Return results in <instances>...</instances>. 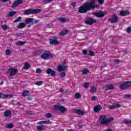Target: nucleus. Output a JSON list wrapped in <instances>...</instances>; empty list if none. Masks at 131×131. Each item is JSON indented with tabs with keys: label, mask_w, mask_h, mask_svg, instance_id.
Returning a JSON list of instances; mask_svg holds the SVG:
<instances>
[{
	"label": "nucleus",
	"mask_w": 131,
	"mask_h": 131,
	"mask_svg": "<svg viewBox=\"0 0 131 131\" xmlns=\"http://www.w3.org/2000/svg\"><path fill=\"white\" fill-rule=\"evenodd\" d=\"M91 93H95V92L97 91V89H96L95 86H92L91 88Z\"/></svg>",
	"instance_id": "nucleus-39"
},
{
	"label": "nucleus",
	"mask_w": 131,
	"mask_h": 131,
	"mask_svg": "<svg viewBox=\"0 0 131 131\" xmlns=\"http://www.w3.org/2000/svg\"><path fill=\"white\" fill-rule=\"evenodd\" d=\"M84 88H85V89H88V88H90V84L89 83H85L84 84Z\"/></svg>",
	"instance_id": "nucleus-45"
},
{
	"label": "nucleus",
	"mask_w": 131,
	"mask_h": 131,
	"mask_svg": "<svg viewBox=\"0 0 131 131\" xmlns=\"http://www.w3.org/2000/svg\"><path fill=\"white\" fill-rule=\"evenodd\" d=\"M59 21H60L61 23H66V22H69V19H67L64 17H60L58 19Z\"/></svg>",
	"instance_id": "nucleus-22"
},
{
	"label": "nucleus",
	"mask_w": 131,
	"mask_h": 131,
	"mask_svg": "<svg viewBox=\"0 0 131 131\" xmlns=\"http://www.w3.org/2000/svg\"><path fill=\"white\" fill-rule=\"evenodd\" d=\"M23 97H27V96H28V95H29V91L28 90H25L23 92Z\"/></svg>",
	"instance_id": "nucleus-28"
},
{
	"label": "nucleus",
	"mask_w": 131,
	"mask_h": 131,
	"mask_svg": "<svg viewBox=\"0 0 131 131\" xmlns=\"http://www.w3.org/2000/svg\"><path fill=\"white\" fill-rule=\"evenodd\" d=\"M88 55H89V56H91V57H94V56H95V53L94 52V51L90 50L88 52Z\"/></svg>",
	"instance_id": "nucleus-31"
},
{
	"label": "nucleus",
	"mask_w": 131,
	"mask_h": 131,
	"mask_svg": "<svg viewBox=\"0 0 131 131\" xmlns=\"http://www.w3.org/2000/svg\"><path fill=\"white\" fill-rule=\"evenodd\" d=\"M21 4H23V0H17L14 3L11 7L16 8L18 7V5H20Z\"/></svg>",
	"instance_id": "nucleus-15"
},
{
	"label": "nucleus",
	"mask_w": 131,
	"mask_h": 131,
	"mask_svg": "<svg viewBox=\"0 0 131 131\" xmlns=\"http://www.w3.org/2000/svg\"><path fill=\"white\" fill-rule=\"evenodd\" d=\"M21 20H22V17L19 16L17 17V18L16 19H15L14 21H13V22L14 23H17V22H20V21H21Z\"/></svg>",
	"instance_id": "nucleus-33"
},
{
	"label": "nucleus",
	"mask_w": 131,
	"mask_h": 131,
	"mask_svg": "<svg viewBox=\"0 0 131 131\" xmlns=\"http://www.w3.org/2000/svg\"><path fill=\"white\" fill-rule=\"evenodd\" d=\"M17 106H21V103L18 102V103H17Z\"/></svg>",
	"instance_id": "nucleus-64"
},
{
	"label": "nucleus",
	"mask_w": 131,
	"mask_h": 131,
	"mask_svg": "<svg viewBox=\"0 0 131 131\" xmlns=\"http://www.w3.org/2000/svg\"><path fill=\"white\" fill-rule=\"evenodd\" d=\"M36 128H37V130L38 131H42V130H43V129H45L43 127H42V126H37Z\"/></svg>",
	"instance_id": "nucleus-35"
},
{
	"label": "nucleus",
	"mask_w": 131,
	"mask_h": 131,
	"mask_svg": "<svg viewBox=\"0 0 131 131\" xmlns=\"http://www.w3.org/2000/svg\"><path fill=\"white\" fill-rule=\"evenodd\" d=\"M2 29H3V30H7V29H8V26H7V25H3Z\"/></svg>",
	"instance_id": "nucleus-42"
},
{
	"label": "nucleus",
	"mask_w": 131,
	"mask_h": 131,
	"mask_svg": "<svg viewBox=\"0 0 131 131\" xmlns=\"http://www.w3.org/2000/svg\"><path fill=\"white\" fill-rule=\"evenodd\" d=\"M34 21V18H27L25 20V21L27 24H31V25H34V24H36V23H39L40 22L39 20H36L35 21Z\"/></svg>",
	"instance_id": "nucleus-4"
},
{
	"label": "nucleus",
	"mask_w": 131,
	"mask_h": 131,
	"mask_svg": "<svg viewBox=\"0 0 131 131\" xmlns=\"http://www.w3.org/2000/svg\"><path fill=\"white\" fill-rule=\"evenodd\" d=\"M75 96L77 99H80V98H81V95H80L79 93H76Z\"/></svg>",
	"instance_id": "nucleus-38"
},
{
	"label": "nucleus",
	"mask_w": 131,
	"mask_h": 131,
	"mask_svg": "<svg viewBox=\"0 0 131 131\" xmlns=\"http://www.w3.org/2000/svg\"><path fill=\"white\" fill-rule=\"evenodd\" d=\"M13 95L10 94L5 95L4 93L0 92V99H8V98H12Z\"/></svg>",
	"instance_id": "nucleus-12"
},
{
	"label": "nucleus",
	"mask_w": 131,
	"mask_h": 131,
	"mask_svg": "<svg viewBox=\"0 0 131 131\" xmlns=\"http://www.w3.org/2000/svg\"><path fill=\"white\" fill-rule=\"evenodd\" d=\"M95 4H96V0H91L90 2L84 3L78 9L79 13L84 14V13H88L89 11L100 8V5H94Z\"/></svg>",
	"instance_id": "nucleus-1"
},
{
	"label": "nucleus",
	"mask_w": 131,
	"mask_h": 131,
	"mask_svg": "<svg viewBox=\"0 0 131 131\" xmlns=\"http://www.w3.org/2000/svg\"><path fill=\"white\" fill-rule=\"evenodd\" d=\"M74 113H76V114H78V115H84V112H83L82 110H74Z\"/></svg>",
	"instance_id": "nucleus-17"
},
{
	"label": "nucleus",
	"mask_w": 131,
	"mask_h": 131,
	"mask_svg": "<svg viewBox=\"0 0 131 131\" xmlns=\"http://www.w3.org/2000/svg\"><path fill=\"white\" fill-rule=\"evenodd\" d=\"M67 68H68V66H62L59 65L58 67V70L59 71V72H61V71H64V70H66Z\"/></svg>",
	"instance_id": "nucleus-16"
},
{
	"label": "nucleus",
	"mask_w": 131,
	"mask_h": 131,
	"mask_svg": "<svg viewBox=\"0 0 131 131\" xmlns=\"http://www.w3.org/2000/svg\"><path fill=\"white\" fill-rule=\"evenodd\" d=\"M61 77H65L66 76V73L65 72H62L60 73Z\"/></svg>",
	"instance_id": "nucleus-47"
},
{
	"label": "nucleus",
	"mask_w": 131,
	"mask_h": 131,
	"mask_svg": "<svg viewBox=\"0 0 131 131\" xmlns=\"http://www.w3.org/2000/svg\"><path fill=\"white\" fill-rule=\"evenodd\" d=\"M121 105L119 104H115L109 107L110 109H116V108H120Z\"/></svg>",
	"instance_id": "nucleus-23"
},
{
	"label": "nucleus",
	"mask_w": 131,
	"mask_h": 131,
	"mask_svg": "<svg viewBox=\"0 0 131 131\" xmlns=\"http://www.w3.org/2000/svg\"><path fill=\"white\" fill-rule=\"evenodd\" d=\"M125 123L126 124H131V120H126L125 121Z\"/></svg>",
	"instance_id": "nucleus-51"
},
{
	"label": "nucleus",
	"mask_w": 131,
	"mask_h": 131,
	"mask_svg": "<svg viewBox=\"0 0 131 131\" xmlns=\"http://www.w3.org/2000/svg\"><path fill=\"white\" fill-rule=\"evenodd\" d=\"M52 116H53L52 114L48 113L46 114L45 117H46L47 118H51L52 117Z\"/></svg>",
	"instance_id": "nucleus-36"
},
{
	"label": "nucleus",
	"mask_w": 131,
	"mask_h": 131,
	"mask_svg": "<svg viewBox=\"0 0 131 131\" xmlns=\"http://www.w3.org/2000/svg\"><path fill=\"white\" fill-rule=\"evenodd\" d=\"M26 42H24L23 41H18L16 42V46H23V45H25Z\"/></svg>",
	"instance_id": "nucleus-29"
},
{
	"label": "nucleus",
	"mask_w": 131,
	"mask_h": 131,
	"mask_svg": "<svg viewBox=\"0 0 131 131\" xmlns=\"http://www.w3.org/2000/svg\"><path fill=\"white\" fill-rule=\"evenodd\" d=\"M114 120V118H110L109 119H106V124H108V123H110V122H112V121H113Z\"/></svg>",
	"instance_id": "nucleus-30"
},
{
	"label": "nucleus",
	"mask_w": 131,
	"mask_h": 131,
	"mask_svg": "<svg viewBox=\"0 0 131 131\" xmlns=\"http://www.w3.org/2000/svg\"><path fill=\"white\" fill-rule=\"evenodd\" d=\"M68 32H69V30H64L61 31L59 33V35H60V36H64V35H66V34H67Z\"/></svg>",
	"instance_id": "nucleus-20"
},
{
	"label": "nucleus",
	"mask_w": 131,
	"mask_h": 131,
	"mask_svg": "<svg viewBox=\"0 0 131 131\" xmlns=\"http://www.w3.org/2000/svg\"><path fill=\"white\" fill-rule=\"evenodd\" d=\"M102 110V106L97 105L94 107V112H99Z\"/></svg>",
	"instance_id": "nucleus-18"
},
{
	"label": "nucleus",
	"mask_w": 131,
	"mask_h": 131,
	"mask_svg": "<svg viewBox=\"0 0 131 131\" xmlns=\"http://www.w3.org/2000/svg\"><path fill=\"white\" fill-rule=\"evenodd\" d=\"M54 109L55 110H59L60 112H65L66 111V108L60 105H55L54 106Z\"/></svg>",
	"instance_id": "nucleus-7"
},
{
	"label": "nucleus",
	"mask_w": 131,
	"mask_h": 131,
	"mask_svg": "<svg viewBox=\"0 0 131 131\" xmlns=\"http://www.w3.org/2000/svg\"><path fill=\"white\" fill-rule=\"evenodd\" d=\"M30 67H31L30 64H28V62H26L25 63V65L23 68L24 69H26V70H27V69H29Z\"/></svg>",
	"instance_id": "nucleus-27"
},
{
	"label": "nucleus",
	"mask_w": 131,
	"mask_h": 131,
	"mask_svg": "<svg viewBox=\"0 0 131 131\" xmlns=\"http://www.w3.org/2000/svg\"><path fill=\"white\" fill-rule=\"evenodd\" d=\"M124 98H131V94H126L124 95Z\"/></svg>",
	"instance_id": "nucleus-49"
},
{
	"label": "nucleus",
	"mask_w": 131,
	"mask_h": 131,
	"mask_svg": "<svg viewBox=\"0 0 131 131\" xmlns=\"http://www.w3.org/2000/svg\"><path fill=\"white\" fill-rule=\"evenodd\" d=\"M107 14V12L103 13V11H100L99 13L95 12L94 13L95 16L98 17V18H103L105 15Z\"/></svg>",
	"instance_id": "nucleus-13"
},
{
	"label": "nucleus",
	"mask_w": 131,
	"mask_h": 131,
	"mask_svg": "<svg viewBox=\"0 0 131 131\" xmlns=\"http://www.w3.org/2000/svg\"><path fill=\"white\" fill-rule=\"evenodd\" d=\"M26 27V24L25 23H19L18 26H17V28L18 29H21L22 28H24V27Z\"/></svg>",
	"instance_id": "nucleus-24"
},
{
	"label": "nucleus",
	"mask_w": 131,
	"mask_h": 131,
	"mask_svg": "<svg viewBox=\"0 0 131 131\" xmlns=\"http://www.w3.org/2000/svg\"><path fill=\"white\" fill-rule=\"evenodd\" d=\"M120 90H122L123 91L124 90H126L127 89V86L126 85V83L124 82L122 84L120 85Z\"/></svg>",
	"instance_id": "nucleus-19"
},
{
	"label": "nucleus",
	"mask_w": 131,
	"mask_h": 131,
	"mask_svg": "<svg viewBox=\"0 0 131 131\" xmlns=\"http://www.w3.org/2000/svg\"><path fill=\"white\" fill-rule=\"evenodd\" d=\"M98 2L100 5H103V4H104V0H98Z\"/></svg>",
	"instance_id": "nucleus-52"
},
{
	"label": "nucleus",
	"mask_w": 131,
	"mask_h": 131,
	"mask_svg": "<svg viewBox=\"0 0 131 131\" xmlns=\"http://www.w3.org/2000/svg\"><path fill=\"white\" fill-rule=\"evenodd\" d=\"M21 35H23V33H20L16 34V36H21Z\"/></svg>",
	"instance_id": "nucleus-56"
},
{
	"label": "nucleus",
	"mask_w": 131,
	"mask_h": 131,
	"mask_svg": "<svg viewBox=\"0 0 131 131\" xmlns=\"http://www.w3.org/2000/svg\"><path fill=\"white\" fill-rule=\"evenodd\" d=\"M46 73L47 74H50L51 75V76L55 77V75H57V72L53 70L52 69H48L46 71Z\"/></svg>",
	"instance_id": "nucleus-10"
},
{
	"label": "nucleus",
	"mask_w": 131,
	"mask_h": 131,
	"mask_svg": "<svg viewBox=\"0 0 131 131\" xmlns=\"http://www.w3.org/2000/svg\"><path fill=\"white\" fill-rule=\"evenodd\" d=\"M78 126L80 128H81V127H82V126H83V124H82V123L80 122V123H79L78 124Z\"/></svg>",
	"instance_id": "nucleus-53"
},
{
	"label": "nucleus",
	"mask_w": 131,
	"mask_h": 131,
	"mask_svg": "<svg viewBox=\"0 0 131 131\" xmlns=\"http://www.w3.org/2000/svg\"><path fill=\"white\" fill-rule=\"evenodd\" d=\"M52 122H51V121H44V124H51Z\"/></svg>",
	"instance_id": "nucleus-46"
},
{
	"label": "nucleus",
	"mask_w": 131,
	"mask_h": 131,
	"mask_svg": "<svg viewBox=\"0 0 131 131\" xmlns=\"http://www.w3.org/2000/svg\"><path fill=\"white\" fill-rule=\"evenodd\" d=\"M83 74H88L90 73V71L88 70L87 69H84L82 71Z\"/></svg>",
	"instance_id": "nucleus-34"
},
{
	"label": "nucleus",
	"mask_w": 131,
	"mask_h": 131,
	"mask_svg": "<svg viewBox=\"0 0 131 131\" xmlns=\"http://www.w3.org/2000/svg\"><path fill=\"white\" fill-rule=\"evenodd\" d=\"M37 124H45V121L38 122Z\"/></svg>",
	"instance_id": "nucleus-54"
},
{
	"label": "nucleus",
	"mask_w": 131,
	"mask_h": 131,
	"mask_svg": "<svg viewBox=\"0 0 131 131\" xmlns=\"http://www.w3.org/2000/svg\"><path fill=\"white\" fill-rule=\"evenodd\" d=\"M42 72V71L40 69H37L36 71V73H38L39 74H40V73H41Z\"/></svg>",
	"instance_id": "nucleus-44"
},
{
	"label": "nucleus",
	"mask_w": 131,
	"mask_h": 131,
	"mask_svg": "<svg viewBox=\"0 0 131 131\" xmlns=\"http://www.w3.org/2000/svg\"><path fill=\"white\" fill-rule=\"evenodd\" d=\"M12 115V112H11V111L10 110H7L4 112V116L5 117H9Z\"/></svg>",
	"instance_id": "nucleus-21"
},
{
	"label": "nucleus",
	"mask_w": 131,
	"mask_h": 131,
	"mask_svg": "<svg viewBox=\"0 0 131 131\" xmlns=\"http://www.w3.org/2000/svg\"><path fill=\"white\" fill-rule=\"evenodd\" d=\"M57 36H55L54 39H50L49 42L51 45H59V41L57 40Z\"/></svg>",
	"instance_id": "nucleus-11"
},
{
	"label": "nucleus",
	"mask_w": 131,
	"mask_h": 131,
	"mask_svg": "<svg viewBox=\"0 0 131 131\" xmlns=\"http://www.w3.org/2000/svg\"><path fill=\"white\" fill-rule=\"evenodd\" d=\"M16 13L17 12L16 11H11L8 13L7 17H13V16H15V15H16Z\"/></svg>",
	"instance_id": "nucleus-26"
},
{
	"label": "nucleus",
	"mask_w": 131,
	"mask_h": 131,
	"mask_svg": "<svg viewBox=\"0 0 131 131\" xmlns=\"http://www.w3.org/2000/svg\"><path fill=\"white\" fill-rule=\"evenodd\" d=\"M106 131H113V130H112L111 128H108L106 130Z\"/></svg>",
	"instance_id": "nucleus-63"
},
{
	"label": "nucleus",
	"mask_w": 131,
	"mask_h": 131,
	"mask_svg": "<svg viewBox=\"0 0 131 131\" xmlns=\"http://www.w3.org/2000/svg\"><path fill=\"white\" fill-rule=\"evenodd\" d=\"M127 33H130V32H131V27H128L127 28Z\"/></svg>",
	"instance_id": "nucleus-48"
},
{
	"label": "nucleus",
	"mask_w": 131,
	"mask_h": 131,
	"mask_svg": "<svg viewBox=\"0 0 131 131\" xmlns=\"http://www.w3.org/2000/svg\"><path fill=\"white\" fill-rule=\"evenodd\" d=\"M42 83H43V82L42 81L36 82L35 83V84H36V85H41Z\"/></svg>",
	"instance_id": "nucleus-43"
},
{
	"label": "nucleus",
	"mask_w": 131,
	"mask_h": 131,
	"mask_svg": "<svg viewBox=\"0 0 131 131\" xmlns=\"http://www.w3.org/2000/svg\"><path fill=\"white\" fill-rule=\"evenodd\" d=\"M126 85H127V88L131 87V81H125Z\"/></svg>",
	"instance_id": "nucleus-37"
},
{
	"label": "nucleus",
	"mask_w": 131,
	"mask_h": 131,
	"mask_svg": "<svg viewBox=\"0 0 131 131\" xmlns=\"http://www.w3.org/2000/svg\"><path fill=\"white\" fill-rule=\"evenodd\" d=\"M97 22V20L94 19V18H92V17H90L88 18V20L85 21V24H87L88 25H92L94 23H96Z\"/></svg>",
	"instance_id": "nucleus-9"
},
{
	"label": "nucleus",
	"mask_w": 131,
	"mask_h": 131,
	"mask_svg": "<svg viewBox=\"0 0 131 131\" xmlns=\"http://www.w3.org/2000/svg\"><path fill=\"white\" fill-rule=\"evenodd\" d=\"M54 55L52 54L50 51H46L45 53L41 56V59H44V60H49L50 58H53Z\"/></svg>",
	"instance_id": "nucleus-3"
},
{
	"label": "nucleus",
	"mask_w": 131,
	"mask_h": 131,
	"mask_svg": "<svg viewBox=\"0 0 131 131\" xmlns=\"http://www.w3.org/2000/svg\"><path fill=\"white\" fill-rule=\"evenodd\" d=\"M96 99V97L95 96H93L92 97V101H95Z\"/></svg>",
	"instance_id": "nucleus-57"
},
{
	"label": "nucleus",
	"mask_w": 131,
	"mask_h": 131,
	"mask_svg": "<svg viewBox=\"0 0 131 131\" xmlns=\"http://www.w3.org/2000/svg\"><path fill=\"white\" fill-rule=\"evenodd\" d=\"M54 0H44L43 1V3L45 4H50V3H51V2H53Z\"/></svg>",
	"instance_id": "nucleus-40"
},
{
	"label": "nucleus",
	"mask_w": 131,
	"mask_h": 131,
	"mask_svg": "<svg viewBox=\"0 0 131 131\" xmlns=\"http://www.w3.org/2000/svg\"><path fill=\"white\" fill-rule=\"evenodd\" d=\"M10 76H14V75H16L17 73H18V70L17 69H15L14 68H11L9 69Z\"/></svg>",
	"instance_id": "nucleus-8"
},
{
	"label": "nucleus",
	"mask_w": 131,
	"mask_h": 131,
	"mask_svg": "<svg viewBox=\"0 0 131 131\" xmlns=\"http://www.w3.org/2000/svg\"><path fill=\"white\" fill-rule=\"evenodd\" d=\"M106 88L107 91H110V90H113L114 89V85L113 84L106 85Z\"/></svg>",
	"instance_id": "nucleus-25"
},
{
	"label": "nucleus",
	"mask_w": 131,
	"mask_h": 131,
	"mask_svg": "<svg viewBox=\"0 0 131 131\" xmlns=\"http://www.w3.org/2000/svg\"><path fill=\"white\" fill-rule=\"evenodd\" d=\"M6 55H8V56H10V55H11V50L10 49H7L6 51Z\"/></svg>",
	"instance_id": "nucleus-41"
},
{
	"label": "nucleus",
	"mask_w": 131,
	"mask_h": 131,
	"mask_svg": "<svg viewBox=\"0 0 131 131\" xmlns=\"http://www.w3.org/2000/svg\"><path fill=\"white\" fill-rule=\"evenodd\" d=\"M83 54H84V55H86V54H88V51L86 50H83Z\"/></svg>",
	"instance_id": "nucleus-55"
},
{
	"label": "nucleus",
	"mask_w": 131,
	"mask_h": 131,
	"mask_svg": "<svg viewBox=\"0 0 131 131\" xmlns=\"http://www.w3.org/2000/svg\"><path fill=\"white\" fill-rule=\"evenodd\" d=\"M6 127V128H13V127H14V125H13V123H10V124H7Z\"/></svg>",
	"instance_id": "nucleus-32"
},
{
	"label": "nucleus",
	"mask_w": 131,
	"mask_h": 131,
	"mask_svg": "<svg viewBox=\"0 0 131 131\" xmlns=\"http://www.w3.org/2000/svg\"><path fill=\"white\" fill-rule=\"evenodd\" d=\"M27 100H28V101H31V100H32V98H31L30 97H28L27 98Z\"/></svg>",
	"instance_id": "nucleus-59"
},
{
	"label": "nucleus",
	"mask_w": 131,
	"mask_h": 131,
	"mask_svg": "<svg viewBox=\"0 0 131 131\" xmlns=\"http://www.w3.org/2000/svg\"><path fill=\"white\" fill-rule=\"evenodd\" d=\"M107 120V117L105 115H101L99 117L98 121H99L101 124H106Z\"/></svg>",
	"instance_id": "nucleus-5"
},
{
	"label": "nucleus",
	"mask_w": 131,
	"mask_h": 131,
	"mask_svg": "<svg viewBox=\"0 0 131 131\" xmlns=\"http://www.w3.org/2000/svg\"><path fill=\"white\" fill-rule=\"evenodd\" d=\"M130 14V12L128 11H124L122 10L120 12L119 15L121 16L122 17L125 16H128Z\"/></svg>",
	"instance_id": "nucleus-14"
},
{
	"label": "nucleus",
	"mask_w": 131,
	"mask_h": 131,
	"mask_svg": "<svg viewBox=\"0 0 131 131\" xmlns=\"http://www.w3.org/2000/svg\"><path fill=\"white\" fill-rule=\"evenodd\" d=\"M41 12V9H29L26 10L24 12V15H35V14H39V13Z\"/></svg>",
	"instance_id": "nucleus-2"
},
{
	"label": "nucleus",
	"mask_w": 131,
	"mask_h": 131,
	"mask_svg": "<svg viewBox=\"0 0 131 131\" xmlns=\"http://www.w3.org/2000/svg\"><path fill=\"white\" fill-rule=\"evenodd\" d=\"M115 63H119L120 62V60L119 59H116L114 60Z\"/></svg>",
	"instance_id": "nucleus-58"
},
{
	"label": "nucleus",
	"mask_w": 131,
	"mask_h": 131,
	"mask_svg": "<svg viewBox=\"0 0 131 131\" xmlns=\"http://www.w3.org/2000/svg\"><path fill=\"white\" fill-rule=\"evenodd\" d=\"M108 21L111 22V23H117V22H118V16L114 14L112 17L108 19Z\"/></svg>",
	"instance_id": "nucleus-6"
},
{
	"label": "nucleus",
	"mask_w": 131,
	"mask_h": 131,
	"mask_svg": "<svg viewBox=\"0 0 131 131\" xmlns=\"http://www.w3.org/2000/svg\"><path fill=\"white\" fill-rule=\"evenodd\" d=\"M59 92H60V93H63V92H64V89H62V88L60 89H59Z\"/></svg>",
	"instance_id": "nucleus-61"
},
{
	"label": "nucleus",
	"mask_w": 131,
	"mask_h": 131,
	"mask_svg": "<svg viewBox=\"0 0 131 131\" xmlns=\"http://www.w3.org/2000/svg\"><path fill=\"white\" fill-rule=\"evenodd\" d=\"M68 93H69V90H66V91L64 92V93H65V94H68Z\"/></svg>",
	"instance_id": "nucleus-62"
},
{
	"label": "nucleus",
	"mask_w": 131,
	"mask_h": 131,
	"mask_svg": "<svg viewBox=\"0 0 131 131\" xmlns=\"http://www.w3.org/2000/svg\"><path fill=\"white\" fill-rule=\"evenodd\" d=\"M71 5L73 6V7H75V6H76V3L75 2H73L71 4Z\"/></svg>",
	"instance_id": "nucleus-60"
},
{
	"label": "nucleus",
	"mask_w": 131,
	"mask_h": 131,
	"mask_svg": "<svg viewBox=\"0 0 131 131\" xmlns=\"http://www.w3.org/2000/svg\"><path fill=\"white\" fill-rule=\"evenodd\" d=\"M27 114H30L31 115H32V114H34L33 112L31 111H27Z\"/></svg>",
	"instance_id": "nucleus-50"
}]
</instances>
